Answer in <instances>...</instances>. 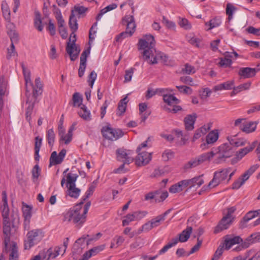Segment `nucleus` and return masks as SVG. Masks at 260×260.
Listing matches in <instances>:
<instances>
[{
    "label": "nucleus",
    "instance_id": "obj_10",
    "mask_svg": "<svg viewBox=\"0 0 260 260\" xmlns=\"http://www.w3.org/2000/svg\"><path fill=\"white\" fill-rule=\"evenodd\" d=\"M152 53L150 54V59L148 60H145L148 63L154 64L157 63L158 61L164 64L167 63L168 57L164 53L156 51V49H154Z\"/></svg>",
    "mask_w": 260,
    "mask_h": 260
},
{
    "label": "nucleus",
    "instance_id": "obj_63",
    "mask_svg": "<svg viewBox=\"0 0 260 260\" xmlns=\"http://www.w3.org/2000/svg\"><path fill=\"white\" fill-rule=\"evenodd\" d=\"M251 85V82L248 81L236 86V88H237L239 92H240L243 90H248L250 88Z\"/></svg>",
    "mask_w": 260,
    "mask_h": 260
},
{
    "label": "nucleus",
    "instance_id": "obj_2",
    "mask_svg": "<svg viewBox=\"0 0 260 260\" xmlns=\"http://www.w3.org/2000/svg\"><path fill=\"white\" fill-rule=\"evenodd\" d=\"M69 26L72 30V33L70 35V38L67 42L66 47V51L70 56V59L72 61L75 60L80 52V48L76 46L75 43L76 41V36L75 32L77 30L78 25L77 20L74 14V11L72 12L70 16Z\"/></svg>",
    "mask_w": 260,
    "mask_h": 260
},
{
    "label": "nucleus",
    "instance_id": "obj_24",
    "mask_svg": "<svg viewBox=\"0 0 260 260\" xmlns=\"http://www.w3.org/2000/svg\"><path fill=\"white\" fill-rule=\"evenodd\" d=\"M234 84V80L228 81L227 82L215 86L214 87V90L215 91L222 90H231L233 88Z\"/></svg>",
    "mask_w": 260,
    "mask_h": 260
},
{
    "label": "nucleus",
    "instance_id": "obj_30",
    "mask_svg": "<svg viewBox=\"0 0 260 260\" xmlns=\"http://www.w3.org/2000/svg\"><path fill=\"white\" fill-rule=\"evenodd\" d=\"M164 101L168 105L172 106L178 104L180 103V100L173 94H168L164 95Z\"/></svg>",
    "mask_w": 260,
    "mask_h": 260
},
{
    "label": "nucleus",
    "instance_id": "obj_53",
    "mask_svg": "<svg viewBox=\"0 0 260 260\" xmlns=\"http://www.w3.org/2000/svg\"><path fill=\"white\" fill-rule=\"evenodd\" d=\"M135 70V68H131L125 71L124 75V82H128L132 80V78Z\"/></svg>",
    "mask_w": 260,
    "mask_h": 260
},
{
    "label": "nucleus",
    "instance_id": "obj_64",
    "mask_svg": "<svg viewBox=\"0 0 260 260\" xmlns=\"http://www.w3.org/2000/svg\"><path fill=\"white\" fill-rule=\"evenodd\" d=\"M246 31L249 34H251L256 36H260V28H256L253 26H250L246 28Z\"/></svg>",
    "mask_w": 260,
    "mask_h": 260
},
{
    "label": "nucleus",
    "instance_id": "obj_6",
    "mask_svg": "<svg viewBox=\"0 0 260 260\" xmlns=\"http://www.w3.org/2000/svg\"><path fill=\"white\" fill-rule=\"evenodd\" d=\"M234 153V150L230 144L228 143L221 144L215 150V155L216 156L215 162L219 164L224 161L225 159L231 157Z\"/></svg>",
    "mask_w": 260,
    "mask_h": 260
},
{
    "label": "nucleus",
    "instance_id": "obj_44",
    "mask_svg": "<svg viewBox=\"0 0 260 260\" xmlns=\"http://www.w3.org/2000/svg\"><path fill=\"white\" fill-rule=\"evenodd\" d=\"M178 242V238H176L172 239V242L169 243L166 245L161 249L159 251L158 254L160 255L165 253L169 249L176 245Z\"/></svg>",
    "mask_w": 260,
    "mask_h": 260
},
{
    "label": "nucleus",
    "instance_id": "obj_11",
    "mask_svg": "<svg viewBox=\"0 0 260 260\" xmlns=\"http://www.w3.org/2000/svg\"><path fill=\"white\" fill-rule=\"evenodd\" d=\"M66 154V150L65 149H62L58 153V155H57V153L56 151H53L50 157L49 161V167L51 166L61 164Z\"/></svg>",
    "mask_w": 260,
    "mask_h": 260
},
{
    "label": "nucleus",
    "instance_id": "obj_33",
    "mask_svg": "<svg viewBox=\"0 0 260 260\" xmlns=\"http://www.w3.org/2000/svg\"><path fill=\"white\" fill-rule=\"evenodd\" d=\"M214 156V151H212L211 152L203 153L197 157L199 158L200 164H202L206 161H210Z\"/></svg>",
    "mask_w": 260,
    "mask_h": 260
},
{
    "label": "nucleus",
    "instance_id": "obj_27",
    "mask_svg": "<svg viewBox=\"0 0 260 260\" xmlns=\"http://www.w3.org/2000/svg\"><path fill=\"white\" fill-rule=\"evenodd\" d=\"M3 233L4 234V243L5 247H7L11 240V228L5 226L3 227Z\"/></svg>",
    "mask_w": 260,
    "mask_h": 260
},
{
    "label": "nucleus",
    "instance_id": "obj_59",
    "mask_svg": "<svg viewBox=\"0 0 260 260\" xmlns=\"http://www.w3.org/2000/svg\"><path fill=\"white\" fill-rule=\"evenodd\" d=\"M236 10V8L234 6L230 4H228L226 6V14L229 16V19L230 20L233 18V14L234 13V12Z\"/></svg>",
    "mask_w": 260,
    "mask_h": 260
},
{
    "label": "nucleus",
    "instance_id": "obj_23",
    "mask_svg": "<svg viewBox=\"0 0 260 260\" xmlns=\"http://www.w3.org/2000/svg\"><path fill=\"white\" fill-rule=\"evenodd\" d=\"M260 241V234L254 233L251 234L250 236L247 238L246 241L243 245V247L245 248L248 247L250 244Z\"/></svg>",
    "mask_w": 260,
    "mask_h": 260
},
{
    "label": "nucleus",
    "instance_id": "obj_52",
    "mask_svg": "<svg viewBox=\"0 0 260 260\" xmlns=\"http://www.w3.org/2000/svg\"><path fill=\"white\" fill-rule=\"evenodd\" d=\"M34 107V104L29 103L28 107L26 109L25 116L26 120L30 122L31 120V115L32 112V110Z\"/></svg>",
    "mask_w": 260,
    "mask_h": 260
},
{
    "label": "nucleus",
    "instance_id": "obj_54",
    "mask_svg": "<svg viewBox=\"0 0 260 260\" xmlns=\"http://www.w3.org/2000/svg\"><path fill=\"white\" fill-rule=\"evenodd\" d=\"M182 190H183V189L179 182L175 184H173L169 188V191L172 193H178L181 191Z\"/></svg>",
    "mask_w": 260,
    "mask_h": 260
},
{
    "label": "nucleus",
    "instance_id": "obj_37",
    "mask_svg": "<svg viewBox=\"0 0 260 260\" xmlns=\"http://www.w3.org/2000/svg\"><path fill=\"white\" fill-rule=\"evenodd\" d=\"M218 138V133L217 131H212L206 136V142L208 144H213L215 142Z\"/></svg>",
    "mask_w": 260,
    "mask_h": 260
},
{
    "label": "nucleus",
    "instance_id": "obj_45",
    "mask_svg": "<svg viewBox=\"0 0 260 260\" xmlns=\"http://www.w3.org/2000/svg\"><path fill=\"white\" fill-rule=\"evenodd\" d=\"M231 168H228L224 169H223L221 170L220 171H216L215 172L218 173V177H219V179L221 180V181H223L225 180L230 173V172L231 171Z\"/></svg>",
    "mask_w": 260,
    "mask_h": 260
},
{
    "label": "nucleus",
    "instance_id": "obj_60",
    "mask_svg": "<svg viewBox=\"0 0 260 260\" xmlns=\"http://www.w3.org/2000/svg\"><path fill=\"white\" fill-rule=\"evenodd\" d=\"M8 35L10 38L11 41L12 43H17L18 41V35L15 31L13 30H10L8 32Z\"/></svg>",
    "mask_w": 260,
    "mask_h": 260
},
{
    "label": "nucleus",
    "instance_id": "obj_43",
    "mask_svg": "<svg viewBox=\"0 0 260 260\" xmlns=\"http://www.w3.org/2000/svg\"><path fill=\"white\" fill-rule=\"evenodd\" d=\"M221 23L220 19L215 18L210 20L209 22H206L205 25L206 26H209L208 30L212 29L213 28L219 26Z\"/></svg>",
    "mask_w": 260,
    "mask_h": 260
},
{
    "label": "nucleus",
    "instance_id": "obj_18",
    "mask_svg": "<svg viewBox=\"0 0 260 260\" xmlns=\"http://www.w3.org/2000/svg\"><path fill=\"white\" fill-rule=\"evenodd\" d=\"M197 118V114L187 115L184 119L185 127L187 131H191L194 128V125Z\"/></svg>",
    "mask_w": 260,
    "mask_h": 260
},
{
    "label": "nucleus",
    "instance_id": "obj_26",
    "mask_svg": "<svg viewBox=\"0 0 260 260\" xmlns=\"http://www.w3.org/2000/svg\"><path fill=\"white\" fill-rule=\"evenodd\" d=\"M192 229L191 226H187L186 229L184 230L179 235L178 241L180 242H186L189 238L190 234L192 232Z\"/></svg>",
    "mask_w": 260,
    "mask_h": 260
},
{
    "label": "nucleus",
    "instance_id": "obj_49",
    "mask_svg": "<svg viewBox=\"0 0 260 260\" xmlns=\"http://www.w3.org/2000/svg\"><path fill=\"white\" fill-rule=\"evenodd\" d=\"M218 173L214 172V177L212 180L209 182L208 187L212 188L217 186L221 182L218 177Z\"/></svg>",
    "mask_w": 260,
    "mask_h": 260
},
{
    "label": "nucleus",
    "instance_id": "obj_38",
    "mask_svg": "<svg viewBox=\"0 0 260 260\" xmlns=\"http://www.w3.org/2000/svg\"><path fill=\"white\" fill-rule=\"evenodd\" d=\"M55 135L52 128L49 129L47 131L46 138L49 146L52 147L55 141Z\"/></svg>",
    "mask_w": 260,
    "mask_h": 260
},
{
    "label": "nucleus",
    "instance_id": "obj_55",
    "mask_svg": "<svg viewBox=\"0 0 260 260\" xmlns=\"http://www.w3.org/2000/svg\"><path fill=\"white\" fill-rule=\"evenodd\" d=\"M124 219L122 220V225L123 226L128 225L129 223L132 221H135V216H134L133 213L132 214H128L126 216L124 217Z\"/></svg>",
    "mask_w": 260,
    "mask_h": 260
},
{
    "label": "nucleus",
    "instance_id": "obj_40",
    "mask_svg": "<svg viewBox=\"0 0 260 260\" xmlns=\"http://www.w3.org/2000/svg\"><path fill=\"white\" fill-rule=\"evenodd\" d=\"M117 7V5L115 4H112L111 5L107 6L105 8L102 9L100 13L96 16V20L99 21L101 19L103 15L106 13L115 9Z\"/></svg>",
    "mask_w": 260,
    "mask_h": 260
},
{
    "label": "nucleus",
    "instance_id": "obj_12",
    "mask_svg": "<svg viewBox=\"0 0 260 260\" xmlns=\"http://www.w3.org/2000/svg\"><path fill=\"white\" fill-rule=\"evenodd\" d=\"M234 220L233 218H229L224 216L217 225L215 227L214 233H218L223 230H226L232 225Z\"/></svg>",
    "mask_w": 260,
    "mask_h": 260
},
{
    "label": "nucleus",
    "instance_id": "obj_50",
    "mask_svg": "<svg viewBox=\"0 0 260 260\" xmlns=\"http://www.w3.org/2000/svg\"><path fill=\"white\" fill-rule=\"evenodd\" d=\"M174 132L177 138L180 139L181 144L182 145L184 144L188 139L186 136L185 135H183L182 131L180 129H175Z\"/></svg>",
    "mask_w": 260,
    "mask_h": 260
},
{
    "label": "nucleus",
    "instance_id": "obj_31",
    "mask_svg": "<svg viewBox=\"0 0 260 260\" xmlns=\"http://www.w3.org/2000/svg\"><path fill=\"white\" fill-rule=\"evenodd\" d=\"M81 192V190L76 187V185L68 187L67 194L70 197L77 199Z\"/></svg>",
    "mask_w": 260,
    "mask_h": 260
},
{
    "label": "nucleus",
    "instance_id": "obj_46",
    "mask_svg": "<svg viewBox=\"0 0 260 260\" xmlns=\"http://www.w3.org/2000/svg\"><path fill=\"white\" fill-rule=\"evenodd\" d=\"M258 167L259 165L257 164L250 167V168L242 175V177H244L245 180H248L249 177L257 170Z\"/></svg>",
    "mask_w": 260,
    "mask_h": 260
},
{
    "label": "nucleus",
    "instance_id": "obj_51",
    "mask_svg": "<svg viewBox=\"0 0 260 260\" xmlns=\"http://www.w3.org/2000/svg\"><path fill=\"white\" fill-rule=\"evenodd\" d=\"M133 35V31H127L125 30V31L121 32L120 34L117 35L115 40L117 42H121L122 40L125 39L127 37H131Z\"/></svg>",
    "mask_w": 260,
    "mask_h": 260
},
{
    "label": "nucleus",
    "instance_id": "obj_58",
    "mask_svg": "<svg viewBox=\"0 0 260 260\" xmlns=\"http://www.w3.org/2000/svg\"><path fill=\"white\" fill-rule=\"evenodd\" d=\"M246 181V180H245V179L242 176L241 177L239 178L234 182L232 186L233 189H239L245 183Z\"/></svg>",
    "mask_w": 260,
    "mask_h": 260
},
{
    "label": "nucleus",
    "instance_id": "obj_25",
    "mask_svg": "<svg viewBox=\"0 0 260 260\" xmlns=\"http://www.w3.org/2000/svg\"><path fill=\"white\" fill-rule=\"evenodd\" d=\"M78 114L85 120L90 121L91 119L90 112L87 109V108L84 105H82L80 107V109L78 112Z\"/></svg>",
    "mask_w": 260,
    "mask_h": 260
},
{
    "label": "nucleus",
    "instance_id": "obj_22",
    "mask_svg": "<svg viewBox=\"0 0 260 260\" xmlns=\"http://www.w3.org/2000/svg\"><path fill=\"white\" fill-rule=\"evenodd\" d=\"M256 142L252 143L249 146L240 149L237 152V158L240 160L245 155H246L249 152L253 150L255 146Z\"/></svg>",
    "mask_w": 260,
    "mask_h": 260
},
{
    "label": "nucleus",
    "instance_id": "obj_36",
    "mask_svg": "<svg viewBox=\"0 0 260 260\" xmlns=\"http://www.w3.org/2000/svg\"><path fill=\"white\" fill-rule=\"evenodd\" d=\"M67 186L75 185V182L78 177V175L72 173H69L67 175Z\"/></svg>",
    "mask_w": 260,
    "mask_h": 260
},
{
    "label": "nucleus",
    "instance_id": "obj_39",
    "mask_svg": "<svg viewBox=\"0 0 260 260\" xmlns=\"http://www.w3.org/2000/svg\"><path fill=\"white\" fill-rule=\"evenodd\" d=\"M200 165L201 164H200L199 158L198 157H196L188 161L186 164H185L184 167L185 169H189L197 167Z\"/></svg>",
    "mask_w": 260,
    "mask_h": 260
},
{
    "label": "nucleus",
    "instance_id": "obj_15",
    "mask_svg": "<svg viewBox=\"0 0 260 260\" xmlns=\"http://www.w3.org/2000/svg\"><path fill=\"white\" fill-rule=\"evenodd\" d=\"M259 214H260V209L250 211L247 212L240 222V227L241 228H245L246 226V223L252 219L257 217Z\"/></svg>",
    "mask_w": 260,
    "mask_h": 260
},
{
    "label": "nucleus",
    "instance_id": "obj_48",
    "mask_svg": "<svg viewBox=\"0 0 260 260\" xmlns=\"http://www.w3.org/2000/svg\"><path fill=\"white\" fill-rule=\"evenodd\" d=\"M62 248V247H60L59 246L55 247L54 249L53 252L52 251L51 249H49L48 250V258H55L56 256L59 255L61 249Z\"/></svg>",
    "mask_w": 260,
    "mask_h": 260
},
{
    "label": "nucleus",
    "instance_id": "obj_61",
    "mask_svg": "<svg viewBox=\"0 0 260 260\" xmlns=\"http://www.w3.org/2000/svg\"><path fill=\"white\" fill-rule=\"evenodd\" d=\"M224 245H220L216 250L212 260H218L223 252Z\"/></svg>",
    "mask_w": 260,
    "mask_h": 260
},
{
    "label": "nucleus",
    "instance_id": "obj_1",
    "mask_svg": "<svg viewBox=\"0 0 260 260\" xmlns=\"http://www.w3.org/2000/svg\"><path fill=\"white\" fill-rule=\"evenodd\" d=\"M83 204V201H81L65 213L63 214V221H72L77 226H81L86 221V214L91 205V202L88 201L84 206L83 208H82Z\"/></svg>",
    "mask_w": 260,
    "mask_h": 260
},
{
    "label": "nucleus",
    "instance_id": "obj_14",
    "mask_svg": "<svg viewBox=\"0 0 260 260\" xmlns=\"http://www.w3.org/2000/svg\"><path fill=\"white\" fill-rule=\"evenodd\" d=\"M238 74L241 79L251 78L254 77L256 75L255 70L249 67L240 68Z\"/></svg>",
    "mask_w": 260,
    "mask_h": 260
},
{
    "label": "nucleus",
    "instance_id": "obj_28",
    "mask_svg": "<svg viewBox=\"0 0 260 260\" xmlns=\"http://www.w3.org/2000/svg\"><path fill=\"white\" fill-rule=\"evenodd\" d=\"M76 123L73 124L69 128L68 133L66 135H63L62 137L60 138V141L64 142L66 144H68L72 140L73 132L75 129Z\"/></svg>",
    "mask_w": 260,
    "mask_h": 260
},
{
    "label": "nucleus",
    "instance_id": "obj_7",
    "mask_svg": "<svg viewBox=\"0 0 260 260\" xmlns=\"http://www.w3.org/2000/svg\"><path fill=\"white\" fill-rule=\"evenodd\" d=\"M101 133L104 138L111 141H115L123 136L121 129L113 128L109 125L103 126Z\"/></svg>",
    "mask_w": 260,
    "mask_h": 260
},
{
    "label": "nucleus",
    "instance_id": "obj_21",
    "mask_svg": "<svg viewBox=\"0 0 260 260\" xmlns=\"http://www.w3.org/2000/svg\"><path fill=\"white\" fill-rule=\"evenodd\" d=\"M123 22L126 23L127 31H133V34L135 31L136 24L134 21V18L132 15H126L122 19Z\"/></svg>",
    "mask_w": 260,
    "mask_h": 260
},
{
    "label": "nucleus",
    "instance_id": "obj_42",
    "mask_svg": "<svg viewBox=\"0 0 260 260\" xmlns=\"http://www.w3.org/2000/svg\"><path fill=\"white\" fill-rule=\"evenodd\" d=\"M34 25H35V27L39 31H41L43 29V26L42 24L41 15L38 12L36 13V14H35V18L34 19Z\"/></svg>",
    "mask_w": 260,
    "mask_h": 260
},
{
    "label": "nucleus",
    "instance_id": "obj_5",
    "mask_svg": "<svg viewBox=\"0 0 260 260\" xmlns=\"http://www.w3.org/2000/svg\"><path fill=\"white\" fill-rule=\"evenodd\" d=\"M45 233L41 229H36L28 231L24 240L25 249H30L35 245L38 244L44 237Z\"/></svg>",
    "mask_w": 260,
    "mask_h": 260
},
{
    "label": "nucleus",
    "instance_id": "obj_19",
    "mask_svg": "<svg viewBox=\"0 0 260 260\" xmlns=\"http://www.w3.org/2000/svg\"><path fill=\"white\" fill-rule=\"evenodd\" d=\"M241 241L242 239L239 236L230 237L227 235L225 237L223 245L225 249L229 250L233 245L239 243Z\"/></svg>",
    "mask_w": 260,
    "mask_h": 260
},
{
    "label": "nucleus",
    "instance_id": "obj_34",
    "mask_svg": "<svg viewBox=\"0 0 260 260\" xmlns=\"http://www.w3.org/2000/svg\"><path fill=\"white\" fill-rule=\"evenodd\" d=\"M22 212L24 218H31L32 216V207L22 203Z\"/></svg>",
    "mask_w": 260,
    "mask_h": 260
},
{
    "label": "nucleus",
    "instance_id": "obj_3",
    "mask_svg": "<svg viewBox=\"0 0 260 260\" xmlns=\"http://www.w3.org/2000/svg\"><path fill=\"white\" fill-rule=\"evenodd\" d=\"M23 74L25 80L26 95L28 96L30 95V90L32 89L33 96L35 99L41 95L43 90V84L41 81L40 77H37L35 80V85L31 80L30 72L23 65L22 66Z\"/></svg>",
    "mask_w": 260,
    "mask_h": 260
},
{
    "label": "nucleus",
    "instance_id": "obj_29",
    "mask_svg": "<svg viewBox=\"0 0 260 260\" xmlns=\"http://www.w3.org/2000/svg\"><path fill=\"white\" fill-rule=\"evenodd\" d=\"M169 212L170 210H167L162 214L156 216L154 219H152L150 221V222L152 224L153 228L159 226L160 224V222L161 221L165 220L166 216L169 214Z\"/></svg>",
    "mask_w": 260,
    "mask_h": 260
},
{
    "label": "nucleus",
    "instance_id": "obj_35",
    "mask_svg": "<svg viewBox=\"0 0 260 260\" xmlns=\"http://www.w3.org/2000/svg\"><path fill=\"white\" fill-rule=\"evenodd\" d=\"M3 15L6 20L10 21L11 20L10 17V11L8 8V6L5 1H3L1 5Z\"/></svg>",
    "mask_w": 260,
    "mask_h": 260
},
{
    "label": "nucleus",
    "instance_id": "obj_62",
    "mask_svg": "<svg viewBox=\"0 0 260 260\" xmlns=\"http://www.w3.org/2000/svg\"><path fill=\"white\" fill-rule=\"evenodd\" d=\"M96 77L97 74L94 71H92L88 76V82L89 83V86L91 88H92L93 86L94 83L96 79Z\"/></svg>",
    "mask_w": 260,
    "mask_h": 260
},
{
    "label": "nucleus",
    "instance_id": "obj_47",
    "mask_svg": "<svg viewBox=\"0 0 260 260\" xmlns=\"http://www.w3.org/2000/svg\"><path fill=\"white\" fill-rule=\"evenodd\" d=\"M73 106H81L82 105V98L81 94L78 92H75L73 95Z\"/></svg>",
    "mask_w": 260,
    "mask_h": 260
},
{
    "label": "nucleus",
    "instance_id": "obj_16",
    "mask_svg": "<svg viewBox=\"0 0 260 260\" xmlns=\"http://www.w3.org/2000/svg\"><path fill=\"white\" fill-rule=\"evenodd\" d=\"M230 146L236 147L242 146L248 143L247 140L243 138H237L236 135L229 136L227 138ZM249 143H248L249 144Z\"/></svg>",
    "mask_w": 260,
    "mask_h": 260
},
{
    "label": "nucleus",
    "instance_id": "obj_57",
    "mask_svg": "<svg viewBox=\"0 0 260 260\" xmlns=\"http://www.w3.org/2000/svg\"><path fill=\"white\" fill-rule=\"evenodd\" d=\"M32 177L34 181L37 180L40 175V169L38 165H36L31 171Z\"/></svg>",
    "mask_w": 260,
    "mask_h": 260
},
{
    "label": "nucleus",
    "instance_id": "obj_41",
    "mask_svg": "<svg viewBox=\"0 0 260 260\" xmlns=\"http://www.w3.org/2000/svg\"><path fill=\"white\" fill-rule=\"evenodd\" d=\"M127 102V96H125L119 102L117 109L118 112H119V115H121L125 112Z\"/></svg>",
    "mask_w": 260,
    "mask_h": 260
},
{
    "label": "nucleus",
    "instance_id": "obj_17",
    "mask_svg": "<svg viewBox=\"0 0 260 260\" xmlns=\"http://www.w3.org/2000/svg\"><path fill=\"white\" fill-rule=\"evenodd\" d=\"M258 123V121H249L243 123L240 125V129L246 134H249L255 131Z\"/></svg>",
    "mask_w": 260,
    "mask_h": 260
},
{
    "label": "nucleus",
    "instance_id": "obj_20",
    "mask_svg": "<svg viewBox=\"0 0 260 260\" xmlns=\"http://www.w3.org/2000/svg\"><path fill=\"white\" fill-rule=\"evenodd\" d=\"M9 252V260H19L18 247L15 242H12Z\"/></svg>",
    "mask_w": 260,
    "mask_h": 260
},
{
    "label": "nucleus",
    "instance_id": "obj_32",
    "mask_svg": "<svg viewBox=\"0 0 260 260\" xmlns=\"http://www.w3.org/2000/svg\"><path fill=\"white\" fill-rule=\"evenodd\" d=\"M97 186V183L95 181L92 182L91 184H90L87 190L86 191L85 195L82 198L81 201H83V203L90 196H91L95 188Z\"/></svg>",
    "mask_w": 260,
    "mask_h": 260
},
{
    "label": "nucleus",
    "instance_id": "obj_4",
    "mask_svg": "<svg viewBox=\"0 0 260 260\" xmlns=\"http://www.w3.org/2000/svg\"><path fill=\"white\" fill-rule=\"evenodd\" d=\"M155 45L154 38L151 35H146L143 39L139 40V50L142 51L141 53L144 60H148L150 59V54L152 53V51L155 49Z\"/></svg>",
    "mask_w": 260,
    "mask_h": 260
},
{
    "label": "nucleus",
    "instance_id": "obj_9",
    "mask_svg": "<svg viewBox=\"0 0 260 260\" xmlns=\"http://www.w3.org/2000/svg\"><path fill=\"white\" fill-rule=\"evenodd\" d=\"M138 155L136 158V164L138 166H143L147 165L152 159V153L141 151V147H138L137 149Z\"/></svg>",
    "mask_w": 260,
    "mask_h": 260
},
{
    "label": "nucleus",
    "instance_id": "obj_13",
    "mask_svg": "<svg viewBox=\"0 0 260 260\" xmlns=\"http://www.w3.org/2000/svg\"><path fill=\"white\" fill-rule=\"evenodd\" d=\"M8 94V83L5 80V77L0 76V110H2L4 107L3 98Z\"/></svg>",
    "mask_w": 260,
    "mask_h": 260
},
{
    "label": "nucleus",
    "instance_id": "obj_8",
    "mask_svg": "<svg viewBox=\"0 0 260 260\" xmlns=\"http://www.w3.org/2000/svg\"><path fill=\"white\" fill-rule=\"evenodd\" d=\"M116 154L117 160L124 162V164L129 165L134 160L132 150L119 148L116 150Z\"/></svg>",
    "mask_w": 260,
    "mask_h": 260
},
{
    "label": "nucleus",
    "instance_id": "obj_56",
    "mask_svg": "<svg viewBox=\"0 0 260 260\" xmlns=\"http://www.w3.org/2000/svg\"><path fill=\"white\" fill-rule=\"evenodd\" d=\"M232 64V61L231 59L224 57L221 58L219 62V64L220 67L225 68L231 67Z\"/></svg>",
    "mask_w": 260,
    "mask_h": 260
}]
</instances>
